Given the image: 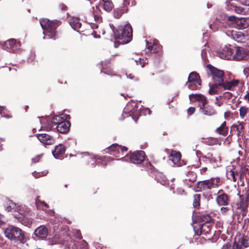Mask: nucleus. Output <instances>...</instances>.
Instances as JSON below:
<instances>
[{"label":"nucleus","instance_id":"nucleus-1","mask_svg":"<svg viewBox=\"0 0 249 249\" xmlns=\"http://www.w3.org/2000/svg\"><path fill=\"white\" fill-rule=\"evenodd\" d=\"M61 21L58 20H50L48 19L44 18L40 20V24L43 30L44 35V38L45 36H48L50 38L55 39L57 36L56 28L61 24Z\"/></svg>","mask_w":249,"mask_h":249},{"label":"nucleus","instance_id":"nucleus-2","mask_svg":"<svg viewBox=\"0 0 249 249\" xmlns=\"http://www.w3.org/2000/svg\"><path fill=\"white\" fill-rule=\"evenodd\" d=\"M42 127L46 130L56 129L60 133H62V114L54 116L52 119L50 117H46L40 120Z\"/></svg>","mask_w":249,"mask_h":249},{"label":"nucleus","instance_id":"nucleus-3","mask_svg":"<svg viewBox=\"0 0 249 249\" xmlns=\"http://www.w3.org/2000/svg\"><path fill=\"white\" fill-rule=\"evenodd\" d=\"M4 234L10 240L19 242L22 244L25 243L28 238L25 233L21 229L12 226H9L5 229Z\"/></svg>","mask_w":249,"mask_h":249},{"label":"nucleus","instance_id":"nucleus-4","mask_svg":"<svg viewBox=\"0 0 249 249\" xmlns=\"http://www.w3.org/2000/svg\"><path fill=\"white\" fill-rule=\"evenodd\" d=\"M114 36L120 43L126 44L130 42L132 37V28L129 24L120 26L116 31H113Z\"/></svg>","mask_w":249,"mask_h":249},{"label":"nucleus","instance_id":"nucleus-5","mask_svg":"<svg viewBox=\"0 0 249 249\" xmlns=\"http://www.w3.org/2000/svg\"><path fill=\"white\" fill-rule=\"evenodd\" d=\"M221 184V179L219 178H211L210 179L198 182L196 186V192H201L215 188Z\"/></svg>","mask_w":249,"mask_h":249},{"label":"nucleus","instance_id":"nucleus-6","mask_svg":"<svg viewBox=\"0 0 249 249\" xmlns=\"http://www.w3.org/2000/svg\"><path fill=\"white\" fill-rule=\"evenodd\" d=\"M16 212H17L22 216L16 217L22 224L25 226L29 227L32 224V220L26 221L25 218L27 213L30 212L29 209L25 205L17 204V207Z\"/></svg>","mask_w":249,"mask_h":249},{"label":"nucleus","instance_id":"nucleus-7","mask_svg":"<svg viewBox=\"0 0 249 249\" xmlns=\"http://www.w3.org/2000/svg\"><path fill=\"white\" fill-rule=\"evenodd\" d=\"M237 196L239 197L240 201L236 204L237 209L245 212L248 207L249 202V193L247 191L246 193L241 194L240 191L237 193Z\"/></svg>","mask_w":249,"mask_h":249},{"label":"nucleus","instance_id":"nucleus-8","mask_svg":"<svg viewBox=\"0 0 249 249\" xmlns=\"http://www.w3.org/2000/svg\"><path fill=\"white\" fill-rule=\"evenodd\" d=\"M210 71L213 81L220 85L224 80V71L212 66L210 67Z\"/></svg>","mask_w":249,"mask_h":249},{"label":"nucleus","instance_id":"nucleus-9","mask_svg":"<svg viewBox=\"0 0 249 249\" xmlns=\"http://www.w3.org/2000/svg\"><path fill=\"white\" fill-rule=\"evenodd\" d=\"M249 52L242 47H234V53L232 59L234 60H242L247 58Z\"/></svg>","mask_w":249,"mask_h":249},{"label":"nucleus","instance_id":"nucleus-10","mask_svg":"<svg viewBox=\"0 0 249 249\" xmlns=\"http://www.w3.org/2000/svg\"><path fill=\"white\" fill-rule=\"evenodd\" d=\"M20 42H17L14 39H10L5 41L3 45V48L9 52H15L19 49Z\"/></svg>","mask_w":249,"mask_h":249},{"label":"nucleus","instance_id":"nucleus-11","mask_svg":"<svg viewBox=\"0 0 249 249\" xmlns=\"http://www.w3.org/2000/svg\"><path fill=\"white\" fill-rule=\"evenodd\" d=\"M127 148L126 147H121L117 144H112L109 148L106 150V153H109L116 157H120V152L124 153L126 152Z\"/></svg>","mask_w":249,"mask_h":249},{"label":"nucleus","instance_id":"nucleus-12","mask_svg":"<svg viewBox=\"0 0 249 249\" xmlns=\"http://www.w3.org/2000/svg\"><path fill=\"white\" fill-rule=\"evenodd\" d=\"M145 153L143 151H138L132 153L130 156V161L134 164H141L144 160Z\"/></svg>","mask_w":249,"mask_h":249},{"label":"nucleus","instance_id":"nucleus-13","mask_svg":"<svg viewBox=\"0 0 249 249\" xmlns=\"http://www.w3.org/2000/svg\"><path fill=\"white\" fill-rule=\"evenodd\" d=\"M216 201L219 206H226L229 203V199L228 195L223 190H219L217 194Z\"/></svg>","mask_w":249,"mask_h":249},{"label":"nucleus","instance_id":"nucleus-14","mask_svg":"<svg viewBox=\"0 0 249 249\" xmlns=\"http://www.w3.org/2000/svg\"><path fill=\"white\" fill-rule=\"evenodd\" d=\"M233 38L237 42H244L249 38V35L247 32L242 31H232Z\"/></svg>","mask_w":249,"mask_h":249},{"label":"nucleus","instance_id":"nucleus-15","mask_svg":"<svg viewBox=\"0 0 249 249\" xmlns=\"http://www.w3.org/2000/svg\"><path fill=\"white\" fill-rule=\"evenodd\" d=\"M234 48H231L227 46H224L219 53V57L225 59H231L233 58Z\"/></svg>","mask_w":249,"mask_h":249},{"label":"nucleus","instance_id":"nucleus-16","mask_svg":"<svg viewBox=\"0 0 249 249\" xmlns=\"http://www.w3.org/2000/svg\"><path fill=\"white\" fill-rule=\"evenodd\" d=\"M239 83V81L238 80L233 79L231 81H226L225 82H224L223 80V82L220 84V85L221 86V88H222L224 90H232L234 88L238 86Z\"/></svg>","mask_w":249,"mask_h":249},{"label":"nucleus","instance_id":"nucleus-17","mask_svg":"<svg viewBox=\"0 0 249 249\" xmlns=\"http://www.w3.org/2000/svg\"><path fill=\"white\" fill-rule=\"evenodd\" d=\"M189 97L190 101L192 102H199V105H206L208 103L206 98L200 94H192L189 95Z\"/></svg>","mask_w":249,"mask_h":249},{"label":"nucleus","instance_id":"nucleus-18","mask_svg":"<svg viewBox=\"0 0 249 249\" xmlns=\"http://www.w3.org/2000/svg\"><path fill=\"white\" fill-rule=\"evenodd\" d=\"M67 20L72 29L77 31H79L81 27V23L78 18L73 17H68Z\"/></svg>","mask_w":249,"mask_h":249},{"label":"nucleus","instance_id":"nucleus-19","mask_svg":"<svg viewBox=\"0 0 249 249\" xmlns=\"http://www.w3.org/2000/svg\"><path fill=\"white\" fill-rule=\"evenodd\" d=\"M181 154L179 152L176 151H172L169 156V159L173 163L177 166H180Z\"/></svg>","mask_w":249,"mask_h":249},{"label":"nucleus","instance_id":"nucleus-20","mask_svg":"<svg viewBox=\"0 0 249 249\" xmlns=\"http://www.w3.org/2000/svg\"><path fill=\"white\" fill-rule=\"evenodd\" d=\"M35 234L40 239L45 238L48 234V230L44 226H40L35 231Z\"/></svg>","mask_w":249,"mask_h":249},{"label":"nucleus","instance_id":"nucleus-21","mask_svg":"<svg viewBox=\"0 0 249 249\" xmlns=\"http://www.w3.org/2000/svg\"><path fill=\"white\" fill-rule=\"evenodd\" d=\"M196 174L195 172H189L188 173L187 178L184 179L183 181L188 187H191L196 180Z\"/></svg>","mask_w":249,"mask_h":249},{"label":"nucleus","instance_id":"nucleus-22","mask_svg":"<svg viewBox=\"0 0 249 249\" xmlns=\"http://www.w3.org/2000/svg\"><path fill=\"white\" fill-rule=\"evenodd\" d=\"M38 140L44 145L53 144V141L51 137L46 134H40L37 135Z\"/></svg>","mask_w":249,"mask_h":249},{"label":"nucleus","instance_id":"nucleus-23","mask_svg":"<svg viewBox=\"0 0 249 249\" xmlns=\"http://www.w3.org/2000/svg\"><path fill=\"white\" fill-rule=\"evenodd\" d=\"M205 105H200V111L204 115L212 116L216 113V111L213 107H205Z\"/></svg>","mask_w":249,"mask_h":249},{"label":"nucleus","instance_id":"nucleus-24","mask_svg":"<svg viewBox=\"0 0 249 249\" xmlns=\"http://www.w3.org/2000/svg\"><path fill=\"white\" fill-rule=\"evenodd\" d=\"M221 86L218 83L209 84V93L210 95L217 94L221 91Z\"/></svg>","mask_w":249,"mask_h":249},{"label":"nucleus","instance_id":"nucleus-25","mask_svg":"<svg viewBox=\"0 0 249 249\" xmlns=\"http://www.w3.org/2000/svg\"><path fill=\"white\" fill-rule=\"evenodd\" d=\"M147 49L151 53H157L159 52L160 46L158 44L157 40H154L152 45V43H149L148 41L146 42Z\"/></svg>","mask_w":249,"mask_h":249},{"label":"nucleus","instance_id":"nucleus-26","mask_svg":"<svg viewBox=\"0 0 249 249\" xmlns=\"http://www.w3.org/2000/svg\"><path fill=\"white\" fill-rule=\"evenodd\" d=\"M70 119V115L63 114V134L67 133L69 131L71 123L68 120Z\"/></svg>","mask_w":249,"mask_h":249},{"label":"nucleus","instance_id":"nucleus-27","mask_svg":"<svg viewBox=\"0 0 249 249\" xmlns=\"http://www.w3.org/2000/svg\"><path fill=\"white\" fill-rule=\"evenodd\" d=\"M236 129L237 131V135L238 137L242 135V132L244 130L243 123L238 122L237 124H233L231 127V130Z\"/></svg>","mask_w":249,"mask_h":249},{"label":"nucleus","instance_id":"nucleus-28","mask_svg":"<svg viewBox=\"0 0 249 249\" xmlns=\"http://www.w3.org/2000/svg\"><path fill=\"white\" fill-rule=\"evenodd\" d=\"M52 154L56 159H61L62 157V146L61 144L55 146L54 149L52 151Z\"/></svg>","mask_w":249,"mask_h":249},{"label":"nucleus","instance_id":"nucleus-29","mask_svg":"<svg viewBox=\"0 0 249 249\" xmlns=\"http://www.w3.org/2000/svg\"><path fill=\"white\" fill-rule=\"evenodd\" d=\"M216 132L220 135L226 136L228 132V127L226 125V122H224L221 125L216 129Z\"/></svg>","mask_w":249,"mask_h":249},{"label":"nucleus","instance_id":"nucleus-30","mask_svg":"<svg viewBox=\"0 0 249 249\" xmlns=\"http://www.w3.org/2000/svg\"><path fill=\"white\" fill-rule=\"evenodd\" d=\"M66 238L68 239L63 242V245L65 244V247L68 249H76L77 246L74 241H73L69 236H67Z\"/></svg>","mask_w":249,"mask_h":249},{"label":"nucleus","instance_id":"nucleus-31","mask_svg":"<svg viewBox=\"0 0 249 249\" xmlns=\"http://www.w3.org/2000/svg\"><path fill=\"white\" fill-rule=\"evenodd\" d=\"M227 177L228 179L232 180L234 182H236L237 178H240V176L238 172L230 170L227 173Z\"/></svg>","mask_w":249,"mask_h":249},{"label":"nucleus","instance_id":"nucleus-32","mask_svg":"<svg viewBox=\"0 0 249 249\" xmlns=\"http://www.w3.org/2000/svg\"><path fill=\"white\" fill-rule=\"evenodd\" d=\"M102 2L103 7L105 11L107 12H110L112 10L113 7V5L112 2L111 1V0H102Z\"/></svg>","mask_w":249,"mask_h":249},{"label":"nucleus","instance_id":"nucleus-33","mask_svg":"<svg viewBox=\"0 0 249 249\" xmlns=\"http://www.w3.org/2000/svg\"><path fill=\"white\" fill-rule=\"evenodd\" d=\"M195 81H200L199 76L195 72H191L188 78V82H194Z\"/></svg>","mask_w":249,"mask_h":249},{"label":"nucleus","instance_id":"nucleus-34","mask_svg":"<svg viewBox=\"0 0 249 249\" xmlns=\"http://www.w3.org/2000/svg\"><path fill=\"white\" fill-rule=\"evenodd\" d=\"M239 111L240 117L244 119L249 111V108L247 107L241 106L240 107Z\"/></svg>","mask_w":249,"mask_h":249},{"label":"nucleus","instance_id":"nucleus-35","mask_svg":"<svg viewBox=\"0 0 249 249\" xmlns=\"http://www.w3.org/2000/svg\"><path fill=\"white\" fill-rule=\"evenodd\" d=\"M211 227L212 224L203 223L201 227V232H204V233H208L209 232H210Z\"/></svg>","mask_w":249,"mask_h":249},{"label":"nucleus","instance_id":"nucleus-36","mask_svg":"<svg viewBox=\"0 0 249 249\" xmlns=\"http://www.w3.org/2000/svg\"><path fill=\"white\" fill-rule=\"evenodd\" d=\"M200 85V81H195L194 82H188V87L191 90H195L197 89Z\"/></svg>","mask_w":249,"mask_h":249},{"label":"nucleus","instance_id":"nucleus-37","mask_svg":"<svg viewBox=\"0 0 249 249\" xmlns=\"http://www.w3.org/2000/svg\"><path fill=\"white\" fill-rule=\"evenodd\" d=\"M201 222L203 223L212 224L213 223V219L209 214L203 215L201 216Z\"/></svg>","mask_w":249,"mask_h":249},{"label":"nucleus","instance_id":"nucleus-38","mask_svg":"<svg viewBox=\"0 0 249 249\" xmlns=\"http://www.w3.org/2000/svg\"><path fill=\"white\" fill-rule=\"evenodd\" d=\"M17 207V204H16L15 203L9 201L8 204H7V206H6V210L8 211H14L16 212V209Z\"/></svg>","mask_w":249,"mask_h":249},{"label":"nucleus","instance_id":"nucleus-39","mask_svg":"<svg viewBox=\"0 0 249 249\" xmlns=\"http://www.w3.org/2000/svg\"><path fill=\"white\" fill-rule=\"evenodd\" d=\"M36 204L37 208H43L44 207H45L46 208H49L48 204L46 203L44 201H42L40 200L39 199L38 197H37L36 199Z\"/></svg>","mask_w":249,"mask_h":249},{"label":"nucleus","instance_id":"nucleus-40","mask_svg":"<svg viewBox=\"0 0 249 249\" xmlns=\"http://www.w3.org/2000/svg\"><path fill=\"white\" fill-rule=\"evenodd\" d=\"M241 246L247 248L249 247V237L248 236H244L241 241Z\"/></svg>","mask_w":249,"mask_h":249},{"label":"nucleus","instance_id":"nucleus-41","mask_svg":"<svg viewBox=\"0 0 249 249\" xmlns=\"http://www.w3.org/2000/svg\"><path fill=\"white\" fill-rule=\"evenodd\" d=\"M93 11H94V20L96 22L100 23L102 21V17L101 16L97 14V12L96 11V10L95 9L94 7H93Z\"/></svg>","mask_w":249,"mask_h":249},{"label":"nucleus","instance_id":"nucleus-42","mask_svg":"<svg viewBox=\"0 0 249 249\" xmlns=\"http://www.w3.org/2000/svg\"><path fill=\"white\" fill-rule=\"evenodd\" d=\"M194 200L193 202V205L194 207H197L199 205V199H200V196L199 195H195L194 196Z\"/></svg>","mask_w":249,"mask_h":249},{"label":"nucleus","instance_id":"nucleus-43","mask_svg":"<svg viewBox=\"0 0 249 249\" xmlns=\"http://www.w3.org/2000/svg\"><path fill=\"white\" fill-rule=\"evenodd\" d=\"M72 232L73 236H74L76 238L79 239L82 238V235L81 234L80 231L78 230H73Z\"/></svg>","mask_w":249,"mask_h":249},{"label":"nucleus","instance_id":"nucleus-44","mask_svg":"<svg viewBox=\"0 0 249 249\" xmlns=\"http://www.w3.org/2000/svg\"><path fill=\"white\" fill-rule=\"evenodd\" d=\"M48 172L44 171L40 173L34 172L33 173V176L36 178H39L41 176H44L47 175Z\"/></svg>","mask_w":249,"mask_h":249},{"label":"nucleus","instance_id":"nucleus-45","mask_svg":"<svg viewBox=\"0 0 249 249\" xmlns=\"http://www.w3.org/2000/svg\"><path fill=\"white\" fill-rule=\"evenodd\" d=\"M123 12L121 10H116L114 13V16L116 18H120L122 15Z\"/></svg>","mask_w":249,"mask_h":249},{"label":"nucleus","instance_id":"nucleus-46","mask_svg":"<svg viewBox=\"0 0 249 249\" xmlns=\"http://www.w3.org/2000/svg\"><path fill=\"white\" fill-rule=\"evenodd\" d=\"M81 249H88V244L85 240H82L80 243Z\"/></svg>","mask_w":249,"mask_h":249},{"label":"nucleus","instance_id":"nucleus-47","mask_svg":"<svg viewBox=\"0 0 249 249\" xmlns=\"http://www.w3.org/2000/svg\"><path fill=\"white\" fill-rule=\"evenodd\" d=\"M230 210L228 207H223L221 208V213L223 214H226Z\"/></svg>","mask_w":249,"mask_h":249},{"label":"nucleus","instance_id":"nucleus-48","mask_svg":"<svg viewBox=\"0 0 249 249\" xmlns=\"http://www.w3.org/2000/svg\"><path fill=\"white\" fill-rule=\"evenodd\" d=\"M195 108L194 107H190L187 110V113L189 115H192L195 111Z\"/></svg>","mask_w":249,"mask_h":249},{"label":"nucleus","instance_id":"nucleus-49","mask_svg":"<svg viewBox=\"0 0 249 249\" xmlns=\"http://www.w3.org/2000/svg\"><path fill=\"white\" fill-rule=\"evenodd\" d=\"M135 61L137 65H141L142 67H144V63H142V60L141 58H139V60H135Z\"/></svg>","mask_w":249,"mask_h":249},{"label":"nucleus","instance_id":"nucleus-50","mask_svg":"<svg viewBox=\"0 0 249 249\" xmlns=\"http://www.w3.org/2000/svg\"><path fill=\"white\" fill-rule=\"evenodd\" d=\"M41 156V155H37L35 158L32 159V161L35 163L38 162L39 161Z\"/></svg>","mask_w":249,"mask_h":249},{"label":"nucleus","instance_id":"nucleus-51","mask_svg":"<svg viewBox=\"0 0 249 249\" xmlns=\"http://www.w3.org/2000/svg\"><path fill=\"white\" fill-rule=\"evenodd\" d=\"M204 158L208 159L210 161H211L213 159L212 155L211 153H208L207 155L205 156Z\"/></svg>","mask_w":249,"mask_h":249},{"label":"nucleus","instance_id":"nucleus-52","mask_svg":"<svg viewBox=\"0 0 249 249\" xmlns=\"http://www.w3.org/2000/svg\"><path fill=\"white\" fill-rule=\"evenodd\" d=\"M207 170V168L206 167H203L200 169V172L201 175H204L206 173Z\"/></svg>","mask_w":249,"mask_h":249},{"label":"nucleus","instance_id":"nucleus-53","mask_svg":"<svg viewBox=\"0 0 249 249\" xmlns=\"http://www.w3.org/2000/svg\"><path fill=\"white\" fill-rule=\"evenodd\" d=\"M4 223V216L3 215L0 214V226Z\"/></svg>","mask_w":249,"mask_h":249},{"label":"nucleus","instance_id":"nucleus-54","mask_svg":"<svg viewBox=\"0 0 249 249\" xmlns=\"http://www.w3.org/2000/svg\"><path fill=\"white\" fill-rule=\"evenodd\" d=\"M228 18L230 21H234L236 19V17L234 16H229Z\"/></svg>","mask_w":249,"mask_h":249},{"label":"nucleus","instance_id":"nucleus-55","mask_svg":"<svg viewBox=\"0 0 249 249\" xmlns=\"http://www.w3.org/2000/svg\"><path fill=\"white\" fill-rule=\"evenodd\" d=\"M224 95L225 96H227L228 98L229 99L231 98L232 95V94H231V93L230 92H226L224 93Z\"/></svg>","mask_w":249,"mask_h":249},{"label":"nucleus","instance_id":"nucleus-56","mask_svg":"<svg viewBox=\"0 0 249 249\" xmlns=\"http://www.w3.org/2000/svg\"><path fill=\"white\" fill-rule=\"evenodd\" d=\"M244 99L248 100L249 102V92H247V93L244 96Z\"/></svg>","mask_w":249,"mask_h":249},{"label":"nucleus","instance_id":"nucleus-57","mask_svg":"<svg viewBox=\"0 0 249 249\" xmlns=\"http://www.w3.org/2000/svg\"><path fill=\"white\" fill-rule=\"evenodd\" d=\"M222 104H223V103L220 101H218V102L215 103V105H216L218 107H220Z\"/></svg>","mask_w":249,"mask_h":249},{"label":"nucleus","instance_id":"nucleus-58","mask_svg":"<svg viewBox=\"0 0 249 249\" xmlns=\"http://www.w3.org/2000/svg\"><path fill=\"white\" fill-rule=\"evenodd\" d=\"M228 116H229L228 113H227V112H225V113H224V117H225V119H227V118H228Z\"/></svg>","mask_w":249,"mask_h":249},{"label":"nucleus","instance_id":"nucleus-59","mask_svg":"<svg viewBox=\"0 0 249 249\" xmlns=\"http://www.w3.org/2000/svg\"><path fill=\"white\" fill-rule=\"evenodd\" d=\"M4 107H0V114L2 112Z\"/></svg>","mask_w":249,"mask_h":249},{"label":"nucleus","instance_id":"nucleus-60","mask_svg":"<svg viewBox=\"0 0 249 249\" xmlns=\"http://www.w3.org/2000/svg\"><path fill=\"white\" fill-rule=\"evenodd\" d=\"M102 65L103 66V68H102V69L101 70V72H102V71H103V70H104V69H105V66L103 65V63H102Z\"/></svg>","mask_w":249,"mask_h":249},{"label":"nucleus","instance_id":"nucleus-61","mask_svg":"<svg viewBox=\"0 0 249 249\" xmlns=\"http://www.w3.org/2000/svg\"><path fill=\"white\" fill-rule=\"evenodd\" d=\"M129 107V105H128L126 108H125V109L128 110Z\"/></svg>","mask_w":249,"mask_h":249},{"label":"nucleus","instance_id":"nucleus-62","mask_svg":"<svg viewBox=\"0 0 249 249\" xmlns=\"http://www.w3.org/2000/svg\"><path fill=\"white\" fill-rule=\"evenodd\" d=\"M114 46H115V47H116H116H118V44H117L116 42H115V43H114Z\"/></svg>","mask_w":249,"mask_h":249},{"label":"nucleus","instance_id":"nucleus-63","mask_svg":"<svg viewBox=\"0 0 249 249\" xmlns=\"http://www.w3.org/2000/svg\"><path fill=\"white\" fill-rule=\"evenodd\" d=\"M95 8H96V9L97 10H98V9H99V7L98 6H97V5H96V7H95Z\"/></svg>","mask_w":249,"mask_h":249},{"label":"nucleus","instance_id":"nucleus-64","mask_svg":"<svg viewBox=\"0 0 249 249\" xmlns=\"http://www.w3.org/2000/svg\"><path fill=\"white\" fill-rule=\"evenodd\" d=\"M66 8V6H65L64 5H63V10H65V8Z\"/></svg>","mask_w":249,"mask_h":249}]
</instances>
